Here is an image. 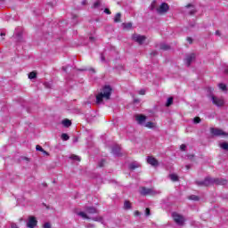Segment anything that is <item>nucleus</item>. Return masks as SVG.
Returning <instances> with one entry per match:
<instances>
[{
    "label": "nucleus",
    "instance_id": "obj_19",
    "mask_svg": "<svg viewBox=\"0 0 228 228\" xmlns=\"http://www.w3.org/2000/svg\"><path fill=\"white\" fill-rule=\"evenodd\" d=\"M141 165L138 162H134L130 164V169L134 170L135 168H140Z\"/></svg>",
    "mask_w": 228,
    "mask_h": 228
},
{
    "label": "nucleus",
    "instance_id": "obj_23",
    "mask_svg": "<svg viewBox=\"0 0 228 228\" xmlns=\"http://www.w3.org/2000/svg\"><path fill=\"white\" fill-rule=\"evenodd\" d=\"M122 17V14H120L119 12H118L116 14V16L114 17V22H120V19Z\"/></svg>",
    "mask_w": 228,
    "mask_h": 228
},
{
    "label": "nucleus",
    "instance_id": "obj_16",
    "mask_svg": "<svg viewBox=\"0 0 228 228\" xmlns=\"http://www.w3.org/2000/svg\"><path fill=\"white\" fill-rule=\"evenodd\" d=\"M169 179L173 181V183H176V181H179V176L176 174H170Z\"/></svg>",
    "mask_w": 228,
    "mask_h": 228
},
{
    "label": "nucleus",
    "instance_id": "obj_29",
    "mask_svg": "<svg viewBox=\"0 0 228 228\" xmlns=\"http://www.w3.org/2000/svg\"><path fill=\"white\" fill-rule=\"evenodd\" d=\"M193 122L194 124H200V118L199 117L194 118Z\"/></svg>",
    "mask_w": 228,
    "mask_h": 228
},
{
    "label": "nucleus",
    "instance_id": "obj_30",
    "mask_svg": "<svg viewBox=\"0 0 228 228\" xmlns=\"http://www.w3.org/2000/svg\"><path fill=\"white\" fill-rule=\"evenodd\" d=\"M71 159H74L75 161H80V159L78 156L73 155L70 157Z\"/></svg>",
    "mask_w": 228,
    "mask_h": 228
},
{
    "label": "nucleus",
    "instance_id": "obj_3",
    "mask_svg": "<svg viewBox=\"0 0 228 228\" xmlns=\"http://www.w3.org/2000/svg\"><path fill=\"white\" fill-rule=\"evenodd\" d=\"M210 133L213 134V136H222L223 138H228V133L220 128L211 127Z\"/></svg>",
    "mask_w": 228,
    "mask_h": 228
},
{
    "label": "nucleus",
    "instance_id": "obj_38",
    "mask_svg": "<svg viewBox=\"0 0 228 228\" xmlns=\"http://www.w3.org/2000/svg\"><path fill=\"white\" fill-rule=\"evenodd\" d=\"M43 228H51V224L45 223V224L43 225Z\"/></svg>",
    "mask_w": 228,
    "mask_h": 228
},
{
    "label": "nucleus",
    "instance_id": "obj_39",
    "mask_svg": "<svg viewBox=\"0 0 228 228\" xmlns=\"http://www.w3.org/2000/svg\"><path fill=\"white\" fill-rule=\"evenodd\" d=\"M180 151H186V145L185 144H182L180 146Z\"/></svg>",
    "mask_w": 228,
    "mask_h": 228
},
{
    "label": "nucleus",
    "instance_id": "obj_18",
    "mask_svg": "<svg viewBox=\"0 0 228 228\" xmlns=\"http://www.w3.org/2000/svg\"><path fill=\"white\" fill-rule=\"evenodd\" d=\"M112 152L115 154V156H120V147L116 146L112 149Z\"/></svg>",
    "mask_w": 228,
    "mask_h": 228
},
{
    "label": "nucleus",
    "instance_id": "obj_47",
    "mask_svg": "<svg viewBox=\"0 0 228 228\" xmlns=\"http://www.w3.org/2000/svg\"><path fill=\"white\" fill-rule=\"evenodd\" d=\"M62 69L64 70V72H67V68L63 67Z\"/></svg>",
    "mask_w": 228,
    "mask_h": 228
},
{
    "label": "nucleus",
    "instance_id": "obj_24",
    "mask_svg": "<svg viewBox=\"0 0 228 228\" xmlns=\"http://www.w3.org/2000/svg\"><path fill=\"white\" fill-rule=\"evenodd\" d=\"M124 209H131V202H129L128 200H126L124 202Z\"/></svg>",
    "mask_w": 228,
    "mask_h": 228
},
{
    "label": "nucleus",
    "instance_id": "obj_50",
    "mask_svg": "<svg viewBox=\"0 0 228 228\" xmlns=\"http://www.w3.org/2000/svg\"><path fill=\"white\" fill-rule=\"evenodd\" d=\"M87 227H88V228H92V225H91V224H89V225H87Z\"/></svg>",
    "mask_w": 228,
    "mask_h": 228
},
{
    "label": "nucleus",
    "instance_id": "obj_28",
    "mask_svg": "<svg viewBox=\"0 0 228 228\" xmlns=\"http://www.w3.org/2000/svg\"><path fill=\"white\" fill-rule=\"evenodd\" d=\"M61 139L64 140V142H67V140H69V134H61Z\"/></svg>",
    "mask_w": 228,
    "mask_h": 228
},
{
    "label": "nucleus",
    "instance_id": "obj_10",
    "mask_svg": "<svg viewBox=\"0 0 228 228\" xmlns=\"http://www.w3.org/2000/svg\"><path fill=\"white\" fill-rule=\"evenodd\" d=\"M135 120L139 126H145L147 117L142 114H137L135 115Z\"/></svg>",
    "mask_w": 228,
    "mask_h": 228
},
{
    "label": "nucleus",
    "instance_id": "obj_21",
    "mask_svg": "<svg viewBox=\"0 0 228 228\" xmlns=\"http://www.w3.org/2000/svg\"><path fill=\"white\" fill-rule=\"evenodd\" d=\"M88 215H95V213H97V210L95 209V208H88L86 209Z\"/></svg>",
    "mask_w": 228,
    "mask_h": 228
},
{
    "label": "nucleus",
    "instance_id": "obj_9",
    "mask_svg": "<svg viewBox=\"0 0 228 228\" xmlns=\"http://www.w3.org/2000/svg\"><path fill=\"white\" fill-rule=\"evenodd\" d=\"M169 7L168 4L162 3L159 8H157V13H159L160 15H163V13H167L168 12Z\"/></svg>",
    "mask_w": 228,
    "mask_h": 228
},
{
    "label": "nucleus",
    "instance_id": "obj_25",
    "mask_svg": "<svg viewBox=\"0 0 228 228\" xmlns=\"http://www.w3.org/2000/svg\"><path fill=\"white\" fill-rule=\"evenodd\" d=\"M123 28L125 29H131V28H133V24L131 22H129V23H123Z\"/></svg>",
    "mask_w": 228,
    "mask_h": 228
},
{
    "label": "nucleus",
    "instance_id": "obj_53",
    "mask_svg": "<svg viewBox=\"0 0 228 228\" xmlns=\"http://www.w3.org/2000/svg\"><path fill=\"white\" fill-rule=\"evenodd\" d=\"M82 4H85V2H82Z\"/></svg>",
    "mask_w": 228,
    "mask_h": 228
},
{
    "label": "nucleus",
    "instance_id": "obj_31",
    "mask_svg": "<svg viewBox=\"0 0 228 228\" xmlns=\"http://www.w3.org/2000/svg\"><path fill=\"white\" fill-rule=\"evenodd\" d=\"M36 150L39 151L40 152H44V148H42V146H40V145H37Z\"/></svg>",
    "mask_w": 228,
    "mask_h": 228
},
{
    "label": "nucleus",
    "instance_id": "obj_41",
    "mask_svg": "<svg viewBox=\"0 0 228 228\" xmlns=\"http://www.w3.org/2000/svg\"><path fill=\"white\" fill-rule=\"evenodd\" d=\"M104 13H107L108 15H110L111 12H110V9H105Z\"/></svg>",
    "mask_w": 228,
    "mask_h": 228
},
{
    "label": "nucleus",
    "instance_id": "obj_42",
    "mask_svg": "<svg viewBox=\"0 0 228 228\" xmlns=\"http://www.w3.org/2000/svg\"><path fill=\"white\" fill-rule=\"evenodd\" d=\"M89 40H90L91 42H94V41H95V37H89Z\"/></svg>",
    "mask_w": 228,
    "mask_h": 228
},
{
    "label": "nucleus",
    "instance_id": "obj_12",
    "mask_svg": "<svg viewBox=\"0 0 228 228\" xmlns=\"http://www.w3.org/2000/svg\"><path fill=\"white\" fill-rule=\"evenodd\" d=\"M141 195H156V191L154 189H147L145 187H142L140 190Z\"/></svg>",
    "mask_w": 228,
    "mask_h": 228
},
{
    "label": "nucleus",
    "instance_id": "obj_46",
    "mask_svg": "<svg viewBox=\"0 0 228 228\" xmlns=\"http://www.w3.org/2000/svg\"><path fill=\"white\" fill-rule=\"evenodd\" d=\"M42 152H44L45 154V156H49V152L45 151V150Z\"/></svg>",
    "mask_w": 228,
    "mask_h": 228
},
{
    "label": "nucleus",
    "instance_id": "obj_36",
    "mask_svg": "<svg viewBox=\"0 0 228 228\" xmlns=\"http://www.w3.org/2000/svg\"><path fill=\"white\" fill-rule=\"evenodd\" d=\"M145 215H146L147 216H151V209L146 208V209H145Z\"/></svg>",
    "mask_w": 228,
    "mask_h": 228
},
{
    "label": "nucleus",
    "instance_id": "obj_26",
    "mask_svg": "<svg viewBox=\"0 0 228 228\" xmlns=\"http://www.w3.org/2000/svg\"><path fill=\"white\" fill-rule=\"evenodd\" d=\"M37 78V72L32 71L28 74V79H36Z\"/></svg>",
    "mask_w": 228,
    "mask_h": 228
},
{
    "label": "nucleus",
    "instance_id": "obj_4",
    "mask_svg": "<svg viewBox=\"0 0 228 228\" xmlns=\"http://www.w3.org/2000/svg\"><path fill=\"white\" fill-rule=\"evenodd\" d=\"M77 215L78 216H80L81 218H83L84 220H94V222H102V217L97 216L94 217H90L88 216V215H86V213L80 211V212H77Z\"/></svg>",
    "mask_w": 228,
    "mask_h": 228
},
{
    "label": "nucleus",
    "instance_id": "obj_37",
    "mask_svg": "<svg viewBox=\"0 0 228 228\" xmlns=\"http://www.w3.org/2000/svg\"><path fill=\"white\" fill-rule=\"evenodd\" d=\"M151 10H154L156 8V1H153L151 5Z\"/></svg>",
    "mask_w": 228,
    "mask_h": 228
},
{
    "label": "nucleus",
    "instance_id": "obj_43",
    "mask_svg": "<svg viewBox=\"0 0 228 228\" xmlns=\"http://www.w3.org/2000/svg\"><path fill=\"white\" fill-rule=\"evenodd\" d=\"M216 37H220L221 34H220V32L218 30H216Z\"/></svg>",
    "mask_w": 228,
    "mask_h": 228
},
{
    "label": "nucleus",
    "instance_id": "obj_5",
    "mask_svg": "<svg viewBox=\"0 0 228 228\" xmlns=\"http://www.w3.org/2000/svg\"><path fill=\"white\" fill-rule=\"evenodd\" d=\"M173 216V220L174 222H175V224L177 225H184V216H183L181 214L177 213V212H174L172 214Z\"/></svg>",
    "mask_w": 228,
    "mask_h": 228
},
{
    "label": "nucleus",
    "instance_id": "obj_33",
    "mask_svg": "<svg viewBox=\"0 0 228 228\" xmlns=\"http://www.w3.org/2000/svg\"><path fill=\"white\" fill-rule=\"evenodd\" d=\"M145 93H146L145 89H141L138 91L139 95H145Z\"/></svg>",
    "mask_w": 228,
    "mask_h": 228
},
{
    "label": "nucleus",
    "instance_id": "obj_52",
    "mask_svg": "<svg viewBox=\"0 0 228 228\" xmlns=\"http://www.w3.org/2000/svg\"><path fill=\"white\" fill-rule=\"evenodd\" d=\"M20 222H22V218L20 219Z\"/></svg>",
    "mask_w": 228,
    "mask_h": 228
},
{
    "label": "nucleus",
    "instance_id": "obj_8",
    "mask_svg": "<svg viewBox=\"0 0 228 228\" xmlns=\"http://www.w3.org/2000/svg\"><path fill=\"white\" fill-rule=\"evenodd\" d=\"M37 224H38V221L37 220V217L33 216H28V219L27 222L28 228H36Z\"/></svg>",
    "mask_w": 228,
    "mask_h": 228
},
{
    "label": "nucleus",
    "instance_id": "obj_44",
    "mask_svg": "<svg viewBox=\"0 0 228 228\" xmlns=\"http://www.w3.org/2000/svg\"><path fill=\"white\" fill-rule=\"evenodd\" d=\"M224 74H228V66L224 69Z\"/></svg>",
    "mask_w": 228,
    "mask_h": 228
},
{
    "label": "nucleus",
    "instance_id": "obj_15",
    "mask_svg": "<svg viewBox=\"0 0 228 228\" xmlns=\"http://www.w3.org/2000/svg\"><path fill=\"white\" fill-rule=\"evenodd\" d=\"M143 127H147L148 129H156L158 127V125L156 122L148 121L144 124Z\"/></svg>",
    "mask_w": 228,
    "mask_h": 228
},
{
    "label": "nucleus",
    "instance_id": "obj_14",
    "mask_svg": "<svg viewBox=\"0 0 228 228\" xmlns=\"http://www.w3.org/2000/svg\"><path fill=\"white\" fill-rule=\"evenodd\" d=\"M147 163L149 165H151V167H158L159 165V163L158 162V159H156V158L151 156L147 158Z\"/></svg>",
    "mask_w": 228,
    "mask_h": 228
},
{
    "label": "nucleus",
    "instance_id": "obj_22",
    "mask_svg": "<svg viewBox=\"0 0 228 228\" xmlns=\"http://www.w3.org/2000/svg\"><path fill=\"white\" fill-rule=\"evenodd\" d=\"M219 147H221V149H224V151H228V142H221L219 144Z\"/></svg>",
    "mask_w": 228,
    "mask_h": 228
},
{
    "label": "nucleus",
    "instance_id": "obj_11",
    "mask_svg": "<svg viewBox=\"0 0 228 228\" xmlns=\"http://www.w3.org/2000/svg\"><path fill=\"white\" fill-rule=\"evenodd\" d=\"M183 12L185 13H189L190 15H193V13L197 12V9H195V5L189 4L183 8Z\"/></svg>",
    "mask_w": 228,
    "mask_h": 228
},
{
    "label": "nucleus",
    "instance_id": "obj_51",
    "mask_svg": "<svg viewBox=\"0 0 228 228\" xmlns=\"http://www.w3.org/2000/svg\"><path fill=\"white\" fill-rule=\"evenodd\" d=\"M100 167H102V163H100Z\"/></svg>",
    "mask_w": 228,
    "mask_h": 228
},
{
    "label": "nucleus",
    "instance_id": "obj_7",
    "mask_svg": "<svg viewBox=\"0 0 228 228\" xmlns=\"http://www.w3.org/2000/svg\"><path fill=\"white\" fill-rule=\"evenodd\" d=\"M132 39L134 40V42H137V44L142 45V44H144L147 37H145V36H142V35H139V34H134L132 36Z\"/></svg>",
    "mask_w": 228,
    "mask_h": 228
},
{
    "label": "nucleus",
    "instance_id": "obj_35",
    "mask_svg": "<svg viewBox=\"0 0 228 228\" xmlns=\"http://www.w3.org/2000/svg\"><path fill=\"white\" fill-rule=\"evenodd\" d=\"M190 200H199V197L192 195V196H190Z\"/></svg>",
    "mask_w": 228,
    "mask_h": 228
},
{
    "label": "nucleus",
    "instance_id": "obj_40",
    "mask_svg": "<svg viewBox=\"0 0 228 228\" xmlns=\"http://www.w3.org/2000/svg\"><path fill=\"white\" fill-rule=\"evenodd\" d=\"M187 42L189 44H193V39L191 37H187Z\"/></svg>",
    "mask_w": 228,
    "mask_h": 228
},
{
    "label": "nucleus",
    "instance_id": "obj_34",
    "mask_svg": "<svg viewBox=\"0 0 228 228\" xmlns=\"http://www.w3.org/2000/svg\"><path fill=\"white\" fill-rule=\"evenodd\" d=\"M101 5V2L97 1L94 4V8H99V6Z\"/></svg>",
    "mask_w": 228,
    "mask_h": 228
},
{
    "label": "nucleus",
    "instance_id": "obj_20",
    "mask_svg": "<svg viewBox=\"0 0 228 228\" xmlns=\"http://www.w3.org/2000/svg\"><path fill=\"white\" fill-rule=\"evenodd\" d=\"M218 88L222 90V92H227V85L224 83L218 84Z\"/></svg>",
    "mask_w": 228,
    "mask_h": 228
},
{
    "label": "nucleus",
    "instance_id": "obj_49",
    "mask_svg": "<svg viewBox=\"0 0 228 228\" xmlns=\"http://www.w3.org/2000/svg\"><path fill=\"white\" fill-rule=\"evenodd\" d=\"M0 36H1V37H4V33H1Z\"/></svg>",
    "mask_w": 228,
    "mask_h": 228
},
{
    "label": "nucleus",
    "instance_id": "obj_45",
    "mask_svg": "<svg viewBox=\"0 0 228 228\" xmlns=\"http://www.w3.org/2000/svg\"><path fill=\"white\" fill-rule=\"evenodd\" d=\"M134 215H135V216H140V212L139 211H135Z\"/></svg>",
    "mask_w": 228,
    "mask_h": 228
},
{
    "label": "nucleus",
    "instance_id": "obj_27",
    "mask_svg": "<svg viewBox=\"0 0 228 228\" xmlns=\"http://www.w3.org/2000/svg\"><path fill=\"white\" fill-rule=\"evenodd\" d=\"M174 102V98L169 97L167 101L166 106H172V103Z\"/></svg>",
    "mask_w": 228,
    "mask_h": 228
},
{
    "label": "nucleus",
    "instance_id": "obj_17",
    "mask_svg": "<svg viewBox=\"0 0 228 228\" xmlns=\"http://www.w3.org/2000/svg\"><path fill=\"white\" fill-rule=\"evenodd\" d=\"M62 126H64V127H70V126H72V122L69 119H64L62 120Z\"/></svg>",
    "mask_w": 228,
    "mask_h": 228
},
{
    "label": "nucleus",
    "instance_id": "obj_13",
    "mask_svg": "<svg viewBox=\"0 0 228 228\" xmlns=\"http://www.w3.org/2000/svg\"><path fill=\"white\" fill-rule=\"evenodd\" d=\"M195 60V53H189L186 55L184 62L187 65V67H190L191 65V61Z\"/></svg>",
    "mask_w": 228,
    "mask_h": 228
},
{
    "label": "nucleus",
    "instance_id": "obj_1",
    "mask_svg": "<svg viewBox=\"0 0 228 228\" xmlns=\"http://www.w3.org/2000/svg\"><path fill=\"white\" fill-rule=\"evenodd\" d=\"M111 96V86H105L102 92L96 96V102L97 104H101L102 101H108Z\"/></svg>",
    "mask_w": 228,
    "mask_h": 228
},
{
    "label": "nucleus",
    "instance_id": "obj_6",
    "mask_svg": "<svg viewBox=\"0 0 228 228\" xmlns=\"http://www.w3.org/2000/svg\"><path fill=\"white\" fill-rule=\"evenodd\" d=\"M211 101L215 106H217V108H222V106L225 104V100H224L223 97L212 95Z\"/></svg>",
    "mask_w": 228,
    "mask_h": 228
},
{
    "label": "nucleus",
    "instance_id": "obj_2",
    "mask_svg": "<svg viewBox=\"0 0 228 228\" xmlns=\"http://www.w3.org/2000/svg\"><path fill=\"white\" fill-rule=\"evenodd\" d=\"M227 184V180H215L212 178H206L203 182H198V184L201 186H209V184Z\"/></svg>",
    "mask_w": 228,
    "mask_h": 228
},
{
    "label": "nucleus",
    "instance_id": "obj_48",
    "mask_svg": "<svg viewBox=\"0 0 228 228\" xmlns=\"http://www.w3.org/2000/svg\"><path fill=\"white\" fill-rule=\"evenodd\" d=\"M102 61H104V56L102 55Z\"/></svg>",
    "mask_w": 228,
    "mask_h": 228
},
{
    "label": "nucleus",
    "instance_id": "obj_32",
    "mask_svg": "<svg viewBox=\"0 0 228 228\" xmlns=\"http://www.w3.org/2000/svg\"><path fill=\"white\" fill-rule=\"evenodd\" d=\"M161 49H163L164 51H167V49H170V46H168L167 45H162Z\"/></svg>",
    "mask_w": 228,
    "mask_h": 228
}]
</instances>
